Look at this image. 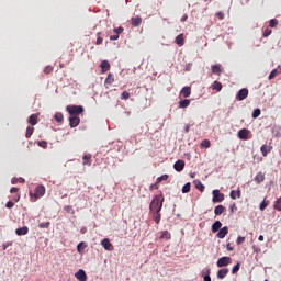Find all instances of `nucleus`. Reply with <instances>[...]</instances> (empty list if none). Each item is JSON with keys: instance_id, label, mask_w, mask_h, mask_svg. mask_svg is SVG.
Masks as SVG:
<instances>
[{"instance_id": "f257e3e1", "label": "nucleus", "mask_w": 281, "mask_h": 281, "mask_svg": "<svg viewBox=\"0 0 281 281\" xmlns=\"http://www.w3.org/2000/svg\"><path fill=\"white\" fill-rule=\"evenodd\" d=\"M66 111L69 113L70 117H78L85 113V108L82 105H68Z\"/></svg>"}, {"instance_id": "f03ea898", "label": "nucleus", "mask_w": 281, "mask_h": 281, "mask_svg": "<svg viewBox=\"0 0 281 281\" xmlns=\"http://www.w3.org/2000/svg\"><path fill=\"white\" fill-rule=\"evenodd\" d=\"M162 207H164V195H156L149 204V211L161 210Z\"/></svg>"}, {"instance_id": "7ed1b4c3", "label": "nucleus", "mask_w": 281, "mask_h": 281, "mask_svg": "<svg viewBox=\"0 0 281 281\" xmlns=\"http://www.w3.org/2000/svg\"><path fill=\"white\" fill-rule=\"evenodd\" d=\"M212 194H213V199H212L213 203H223V201H225V194L221 193L218 189L213 190Z\"/></svg>"}, {"instance_id": "20e7f679", "label": "nucleus", "mask_w": 281, "mask_h": 281, "mask_svg": "<svg viewBox=\"0 0 281 281\" xmlns=\"http://www.w3.org/2000/svg\"><path fill=\"white\" fill-rule=\"evenodd\" d=\"M31 196H34L35 200L41 199V196H45V186L40 184L35 188L34 194L30 193Z\"/></svg>"}, {"instance_id": "39448f33", "label": "nucleus", "mask_w": 281, "mask_h": 281, "mask_svg": "<svg viewBox=\"0 0 281 281\" xmlns=\"http://www.w3.org/2000/svg\"><path fill=\"white\" fill-rule=\"evenodd\" d=\"M149 214H151V218L155 221L156 225L161 223V209L151 210L149 211Z\"/></svg>"}, {"instance_id": "423d86ee", "label": "nucleus", "mask_w": 281, "mask_h": 281, "mask_svg": "<svg viewBox=\"0 0 281 281\" xmlns=\"http://www.w3.org/2000/svg\"><path fill=\"white\" fill-rule=\"evenodd\" d=\"M228 265H232V257H221L216 262V266L220 268L227 267Z\"/></svg>"}, {"instance_id": "0eeeda50", "label": "nucleus", "mask_w": 281, "mask_h": 281, "mask_svg": "<svg viewBox=\"0 0 281 281\" xmlns=\"http://www.w3.org/2000/svg\"><path fill=\"white\" fill-rule=\"evenodd\" d=\"M247 95H249V90L247 88L240 89L236 94V100L243 102V100H246Z\"/></svg>"}, {"instance_id": "6e6552de", "label": "nucleus", "mask_w": 281, "mask_h": 281, "mask_svg": "<svg viewBox=\"0 0 281 281\" xmlns=\"http://www.w3.org/2000/svg\"><path fill=\"white\" fill-rule=\"evenodd\" d=\"M249 135H251V131H249L247 128L239 130L238 134H237L239 139H244V140L249 139Z\"/></svg>"}, {"instance_id": "1a4fd4ad", "label": "nucleus", "mask_w": 281, "mask_h": 281, "mask_svg": "<svg viewBox=\"0 0 281 281\" xmlns=\"http://www.w3.org/2000/svg\"><path fill=\"white\" fill-rule=\"evenodd\" d=\"M102 247L105 249V251H113V244H111V240L109 238H104L101 240Z\"/></svg>"}, {"instance_id": "9d476101", "label": "nucleus", "mask_w": 281, "mask_h": 281, "mask_svg": "<svg viewBox=\"0 0 281 281\" xmlns=\"http://www.w3.org/2000/svg\"><path fill=\"white\" fill-rule=\"evenodd\" d=\"M68 120L70 128H76L80 124V116H69Z\"/></svg>"}, {"instance_id": "9b49d317", "label": "nucleus", "mask_w": 281, "mask_h": 281, "mask_svg": "<svg viewBox=\"0 0 281 281\" xmlns=\"http://www.w3.org/2000/svg\"><path fill=\"white\" fill-rule=\"evenodd\" d=\"M114 35L110 36V41H117V38H120V34H122V32H124V27L119 26L116 29L113 30Z\"/></svg>"}, {"instance_id": "f8f14e48", "label": "nucleus", "mask_w": 281, "mask_h": 281, "mask_svg": "<svg viewBox=\"0 0 281 281\" xmlns=\"http://www.w3.org/2000/svg\"><path fill=\"white\" fill-rule=\"evenodd\" d=\"M211 71L215 76H221V74H223V67L221 66V64L212 65L211 66Z\"/></svg>"}, {"instance_id": "ddd939ff", "label": "nucleus", "mask_w": 281, "mask_h": 281, "mask_svg": "<svg viewBox=\"0 0 281 281\" xmlns=\"http://www.w3.org/2000/svg\"><path fill=\"white\" fill-rule=\"evenodd\" d=\"M186 168V161L183 160H177L173 165V169L177 172H181Z\"/></svg>"}, {"instance_id": "4468645a", "label": "nucleus", "mask_w": 281, "mask_h": 281, "mask_svg": "<svg viewBox=\"0 0 281 281\" xmlns=\"http://www.w3.org/2000/svg\"><path fill=\"white\" fill-rule=\"evenodd\" d=\"M227 273H229V269L228 268H222L217 271V278L218 280H224V278L227 277Z\"/></svg>"}, {"instance_id": "2eb2a0df", "label": "nucleus", "mask_w": 281, "mask_h": 281, "mask_svg": "<svg viewBox=\"0 0 281 281\" xmlns=\"http://www.w3.org/2000/svg\"><path fill=\"white\" fill-rule=\"evenodd\" d=\"M75 278H77L79 281H87V272L80 269L78 272L75 273Z\"/></svg>"}, {"instance_id": "dca6fc26", "label": "nucleus", "mask_w": 281, "mask_h": 281, "mask_svg": "<svg viewBox=\"0 0 281 281\" xmlns=\"http://www.w3.org/2000/svg\"><path fill=\"white\" fill-rule=\"evenodd\" d=\"M181 95H183V98H190V95L192 94V88L191 87H183L180 91Z\"/></svg>"}, {"instance_id": "f3484780", "label": "nucleus", "mask_w": 281, "mask_h": 281, "mask_svg": "<svg viewBox=\"0 0 281 281\" xmlns=\"http://www.w3.org/2000/svg\"><path fill=\"white\" fill-rule=\"evenodd\" d=\"M229 234V228L227 226H224L223 228H221L218 231V233L216 234V236L221 239L225 238V236Z\"/></svg>"}, {"instance_id": "a211bd4d", "label": "nucleus", "mask_w": 281, "mask_h": 281, "mask_svg": "<svg viewBox=\"0 0 281 281\" xmlns=\"http://www.w3.org/2000/svg\"><path fill=\"white\" fill-rule=\"evenodd\" d=\"M260 150H261V155H262L263 157H267V155H269V153H270L271 150H273V147L270 146V145H262L261 148H260Z\"/></svg>"}, {"instance_id": "6ab92c4d", "label": "nucleus", "mask_w": 281, "mask_h": 281, "mask_svg": "<svg viewBox=\"0 0 281 281\" xmlns=\"http://www.w3.org/2000/svg\"><path fill=\"white\" fill-rule=\"evenodd\" d=\"M29 232H30V228L27 226H23L21 228L15 229L16 236H26Z\"/></svg>"}, {"instance_id": "aec40b11", "label": "nucleus", "mask_w": 281, "mask_h": 281, "mask_svg": "<svg viewBox=\"0 0 281 281\" xmlns=\"http://www.w3.org/2000/svg\"><path fill=\"white\" fill-rule=\"evenodd\" d=\"M101 71L102 74H106V71H109V69H111V64H109V60H103L101 61Z\"/></svg>"}, {"instance_id": "412c9836", "label": "nucleus", "mask_w": 281, "mask_h": 281, "mask_svg": "<svg viewBox=\"0 0 281 281\" xmlns=\"http://www.w3.org/2000/svg\"><path fill=\"white\" fill-rule=\"evenodd\" d=\"M175 43L176 45H179V47H183V45H186V40L183 38V34H179L178 36H176Z\"/></svg>"}, {"instance_id": "4be33fe9", "label": "nucleus", "mask_w": 281, "mask_h": 281, "mask_svg": "<svg viewBox=\"0 0 281 281\" xmlns=\"http://www.w3.org/2000/svg\"><path fill=\"white\" fill-rule=\"evenodd\" d=\"M211 89L213 91H217V92H221L223 90V83H221L220 81H214L212 85H211Z\"/></svg>"}, {"instance_id": "5701e85b", "label": "nucleus", "mask_w": 281, "mask_h": 281, "mask_svg": "<svg viewBox=\"0 0 281 281\" xmlns=\"http://www.w3.org/2000/svg\"><path fill=\"white\" fill-rule=\"evenodd\" d=\"M226 210H227V209H225V206H223V205L220 204V205H217V206L215 207L214 214H215V216H221V214H225Z\"/></svg>"}, {"instance_id": "b1692460", "label": "nucleus", "mask_w": 281, "mask_h": 281, "mask_svg": "<svg viewBox=\"0 0 281 281\" xmlns=\"http://www.w3.org/2000/svg\"><path fill=\"white\" fill-rule=\"evenodd\" d=\"M29 124H31V126H36V124H38V115L37 114H32L29 117Z\"/></svg>"}, {"instance_id": "393cba45", "label": "nucleus", "mask_w": 281, "mask_h": 281, "mask_svg": "<svg viewBox=\"0 0 281 281\" xmlns=\"http://www.w3.org/2000/svg\"><path fill=\"white\" fill-rule=\"evenodd\" d=\"M82 166H91V154L83 155Z\"/></svg>"}, {"instance_id": "a878e982", "label": "nucleus", "mask_w": 281, "mask_h": 281, "mask_svg": "<svg viewBox=\"0 0 281 281\" xmlns=\"http://www.w3.org/2000/svg\"><path fill=\"white\" fill-rule=\"evenodd\" d=\"M223 227V223H221V221H216L213 225H212V232L213 234H216V232H218V229H221Z\"/></svg>"}, {"instance_id": "bb28decb", "label": "nucleus", "mask_w": 281, "mask_h": 281, "mask_svg": "<svg viewBox=\"0 0 281 281\" xmlns=\"http://www.w3.org/2000/svg\"><path fill=\"white\" fill-rule=\"evenodd\" d=\"M132 25L133 27H139L142 25V18L140 16L132 18Z\"/></svg>"}, {"instance_id": "cd10ccee", "label": "nucleus", "mask_w": 281, "mask_h": 281, "mask_svg": "<svg viewBox=\"0 0 281 281\" xmlns=\"http://www.w3.org/2000/svg\"><path fill=\"white\" fill-rule=\"evenodd\" d=\"M190 106V99L179 101V109H188Z\"/></svg>"}, {"instance_id": "c85d7f7f", "label": "nucleus", "mask_w": 281, "mask_h": 281, "mask_svg": "<svg viewBox=\"0 0 281 281\" xmlns=\"http://www.w3.org/2000/svg\"><path fill=\"white\" fill-rule=\"evenodd\" d=\"M262 181H265V173H262V171H259L255 177V182L262 183Z\"/></svg>"}, {"instance_id": "c756f323", "label": "nucleus", "mask_w": 281, "mask_h": 281, "mask_svg": "<svg viewBox=\"0 0 281 281\" xmlns=\"http://www.w3.org/2000/svg\"><path fill=\"white\" fill-rule=\"evenodd\" d=\"M172 238V235L168 231H164L160 235V240H170Z\"/></svg>"}, {"instance_id": "7c9ffc66", "label": "nucleus", "mask_w": 281, "mask_h": 281, "mask_svg": "<svg viewBox=\"0 0 281 281\" xmlns=\"http://www.w3.org/2000/svg\"><path fill=\"white\" fill-rule=\"evenodd\" d=\"M229 196L231 199H233V201H236V199H240V190H232Z\"/></svg>"}, {"instance_id": "2f4dec72", "label": "nucleus", "mask_w": 281, "mask_h": 281, "mask_svg": "<svg viewBox=\"0 0 281 281\" xmlns=\"http://www.w3.org/2000/svg\"><path fill=\"white\" fill-rule=\"evenodd\" d=\"M85 249H87V243L85 241H81L77 245V251L79 254H82L85 251Z\"/></svg>"}, {"instance_id": "473e14b6", "label": "nucleus", "mask_w": 281, "mask_h": 281, "mask_svg": "<svg viewBox=\"0 0 281 281\" xmlns=\"http://www.w3.org/2000/svg\"><path fill=\"white\" fill-rule=\"evenodd\" d=\"M113 82H115V77L113 76V74H109L108 77L105 78L104 83L105 85H113Z\"/></svg>"}, {"instance_id": "72a5a7b5", "label": "nucleus", "mask_w": 281, "mask_h": 281, "mask_svg": "<svg viewBox=\"0 0 281 281\" xmlns=\"http://www.w3.org/2000/svg\"><path fill=\"white\" fill-rule=\"evenodd\" d=\"M32 135H34V127L27 126V128H26V134H25V138H26V139H30V137H32Z\"/></svg>"}, {"instance_id": "f704fd0d", "label": "nucleus", "mask_w": 281, "mask_h": 281, "mask_svg": "<svg viewBox=\"0 0 281 281\" xmlns=\"http://www.w3.org/2000/svg\"><path fill=\"white\" fill-rule=\"evenodd\" d=\"M212 146V143H210V139H203L200 144V148H210Z\"/></svg>"}, {"instance_id": "c9c22d12", "label": "nucleus", "mask_w": 281, "mask_h": 281, "mask_svg": "<svg viewBox=\"0 0 281 281\" xmlns=\"http://www.w3.org/2000/svg\"><path fill=\"white\" fill-rule=\"evenodd\" d=\"M190 188H191L190 182H187V183L182 187V194H188V192H190Z\"/></svg>"}, {"instance_id": "e433bc0d", "label": "nucleus", "mask_w": 281, "mask_h": 281, "mask_svg": "<svg viewBox=\"0 0 281 281\" xmlns=\"http://www.w3.org/2000/svg\"><path fill=\"white\" fill-rule=\"evenodd\" d=\"M195 188L196 190H199L200 192H204L205 191V186H203V183L201 181H198L195 183Z\"/></svg>"}, {"instance_id": "4c0bfd02", "label": "nucleus", "mask_w": 281, "mask_h": 281, "mask_svg": "<svg viewBox=\"0 0 281 281\" xmlns=\"http://www.w3.org/2000/svg\"><path fill=\"white\" fill-rule=\"evenodd\" d=\"M278 74H280V71L278 69H273L270 75H269V80H273V78H276V76H278Z\"/></svg>"}, {"instance_id": "58836bf2", "label": "nucleus", "mask_w": 281, "mask_h": 281, "mask_svg": "<svg viewBox=\"0 0 281 281\" xmlns=\"http://www.w3.org/2000/svg\"><path fill=\"white\" fill-rule=\"evenodd\" d=\"M103 38H102V33L99 32L97 33V42L95 45H102Z\"/></svg>"}, {"instance_id": "ea45409f", "label": "nucleus", "mask_w": 281, "mask_h": 281, "mask_svg": "<svg viewBox=\"0 0 281 281\" xmlns=\"http://www.w3.org/2000/svg\"><path fill=\"white\" fill-rule=\"evenodd\" d=\"M168 175H162L157 178L156 183H161V181H168Z\"/></svg>"}, {"instance_id": "a19ab883", "label": "nucleus", "mask_w": 281, "mask_h": 281, "mask_svg": "<svg viewBox=\"0 0 281 281\" xmlns=\"http://www.w3.org/2000/svg\"><path fill=\"white\" fill-rule=\"evenodd\" d=\"M55 120H56V122H59V123L63 122V120H64L63 113L57 112L55 114Z\"/></svg>"}, {"instance_id": "79ce46f5", "label": "nucleus", "mask_w": 281, "mask_h": 281, "mask_svg": "<svg viewBox=\"0 0 281 281\" xmlns=\"http://www.w3.org/2000/svg\"><path fill=\"white\" fill-rule=\"evenodd\" d=\"M131 98V93L128 91H123L121 94V100H128Z\"/></svg>"}, {"instance_id": "37998d69", "label": "nucleus", "mask_w": 281, "mask_h": 281, "mask_svg": "<svg viewBox=\"0 0 281 281\" xmlns=\"http://www.w3.org/2000/svg\"><path fill=\"white\" fill-rule=\"evenodd\" d=\"M268 206H269V202L263 201L260 203L259 210H261V212H262V211L267 210Z\"/></svg>"}, {"instance_id": "c03bdc74", "label": "nucleus", "mask_w": 281, "mask_h": 281, "mask_svg": "<svg viewBox=\"0 0 281 281\" xmlns=\"http://www.w3.org/2000/svg\"><path fill=\"white\" fill-rule=\"evenodd\" d=\"M260 113H261L260 109L254 110V112H252L254 120H256L257 117H260Z\"/></svg>"}, {"instance_id": "a18cd8bd", "label": "nucleus", "mask_w": 281, "mask_h": 281, "mask_svg": "<svg viewBox=\"0 0 281 281\" xmlns=\"http://www.w3.org/2000/svg\"><path fill=\"white\" fill-rule=\"evenodd\" d=\"M50 223L49 222H46V223H40L38 227L41 229H48Z\"/></svg>"}, {"instance_id": "49530a36", "label": "nucleus", "mask_w": 281, "mask_h": 281, "mask_svg": "<svg viewBox=\"0 0 281 281\" xmlns=\"http://www.w3.org/2000/svg\"><path fill=\"white\" fill-rule=\"evenodd\" d=\"M237 271H240V263L235 265L232 269L233 274H236Z\"/></svg>"}, {"instance_id": "de8ad7c7", "label": "nucleus", "mask_w": 281, "mask_h": 281, "mask_svg": "<svg viewBox=\"0 0 281 281\" xmlns=\"http://www.w3.org/2000/svg\"><path fill=\"white\" fill-rule=\"evenodd\" d=\"M277 25H278V20L276 19L270 20L269 27H277Z\"/></svg>"}, {"instance_id": "09e8293b", "label": "nucleus", "mask_w": 281, "mask_h": 281, "mask_svg": "<svg viewBox=\"0 0 281 281\" xmlns=\"http://www.w3.org/2000/svg\"><path fill=\"white\" fill-rule=\"evenodd\" d=\"M37 144L41 148H47V142H45V140H40V142H37Z\"/></svg>"}, {"instance_id": "8fccbe9b", "label": "nucleus", "mask_w": 281, "mask_h": 281, "mask_svg": "<svg viewBox=\"0 0 281 281\" xmlns=\"http://www.w3.org/2000/svg\"><path fill=\"white\" fill-rule=\"evenodd\" d=\"M54 71V68L52 66H46L44 69V74H52Z\"/></svg>"}, {"instance_id": "3c124183", "label": "nucleus", "mask_w": 281, "mask_h": 281, "mask_svg": "<svg viewBox=\"0 0 281 281\" xmlns=\"http://www.w3.org/2000/svg\"><path fill=\"white\" fill-rule=\"evenodd\" d=\"M271 29H266L263 32V38H267V36H271Z\"/></svg>"}, {"instance_id": "603ef678", "label": "nucleus", "mask_w": 281, "mask_h": 281, "mask_svg": "<svg viewBox=\"0 0 281 281\" xmlns=\"http://www.w3.org/2000/svg\"><path fill=\"white\" fill-rule=\"evenodd\" d=\"M5 207H8V210H12V207H14V202L9 201V202L5 204Z\"/></svg>"}, {"instance_id": "864d4df0", "label": "nucleus", "mask_w": 281, "mask_h": 281, "mask_svg": "<svg viewBox=\"0 0 281 281\" xmlns=\"http://www.w3.org/2000/svg\"><path fill=\"white\" fill-rule=\"evenodd\" d=\"M243 243H245V237H238L236 240L237 245H243Z\"/></svg>"}, {"instance_id": "5fc2aeb1", "label": "nucleus", "mask_w": 281, "mask_h": 281, "mask_svg": "<svg viewBox=\"0 0 281 281\" xmlns=\"http://www.w3.org/2000/svg\"><path fill=\"white\" fill-rule=\"evenodd\" d=\"M216 16L217 19H220V21H223L225 19V15L223 14V12H217Z\"/></svg>"}, {"instance_id": "6e6d98bb", "label": "nucleus", "mask_w": 281, "mask_h": 281, "mask_svg": "<svg viewBox=\"0 0 281 281\" xmlns=\"http://www.w3.org/2000/svg\"><path fill=\"white\" fill-rule=\"evenodd\" d=\"M181 23H186L188 21V14H183L180 19Z\"/></svg>"}, {"instance_id": "4d7b16f0", "label": "nucleus", "mask_w": 281, "mask_h": 281, "mask_svg": "<svg viewBox=\"0 0 281 281\" xmlns=\"http://www.w3.org/2000/svg\"><path fill=\"white\" fill-rule=\"evenodd\" d=\"M10 192H11V194H14V193L19 192V188L12 187Z\"/></svg>"}, {"instance_id": "13d9d810", "label": "nucleus", "mask_w": 281, "mask_h": 281, "mask_svg": "<svg viewBox=\"0 0 281 281\" xmlns=\"http://www.w3.org/2000/svg\"><path fill=\"white\" fill-rule=\"evenodd\" d=\"M190 126H192V125H190V124L184 125V133H190Z\"/></svg>"}, {"instance_id": "bf43d9fd", "label": "nucleus", "mask_w": 281, "mask_h": 281, "mask_svg": "<svg viewBox=\"0 0 281 281\" xmlns=\"http://www.w3.org/2000/svg\"><path fill=\"white\" fill-rule=\"evenodd\" d=\"M226 249H227V251H234V248L232 247V244H227Z\"/></svg>"}, {"instance_id": "052dcab7", "label": "nucleus", "mask_w": 281, "mask_h": 281, "mask_svg": "<svg viewBox=\"0 0 281 281\" xmlns=\"http://www.w3.org/2000/svg\"><path fill=\"white\" fill-rule=\"evenodd\" d=\"M11 183L14 186V183H19V179L18 178H13L12 180H11Z\"/></svg>"}, {"instance_id": "680f3d73", "label": "nucleus", "mask_w": 281, "mask_h": 281, "mask_svg": "<svg viewBox=\"0 0 281 281\" xmlns=\"http://www.w3.org/2000/svg\"><path fill=\"white\" fill-rule=\"evenodd\" d=\"M204 281H212V278H211L209 274H206V276L204 277Z\"/></svg>"}, {"instance_id": "e2e57ef3", "label": "nucleus", "mask_w": 281, "mask_h": 281, "mask_svg": "<svg viewBox=\"0 0 281 281\" xmlns=\"http://www.w3.org/2000/svg\"><path fill=\"white\" fill-rule=\"evenodd\" d=\"M18 181H19V183H25V179L24 178H19Z\"/></svg>"}, {"instance_id": "0e129e2a", "label": "nucleus", "mask_w": 281, "mask_h": 281, "mask_svg": "<svg viewBox=\"0 0 281 281\" xmlns=\"http://www.w3.org/2000/svg\"><path fill=\"white\" fill-rule=\"evenodd\" d=\"M72 207L71 206H66V212H71Z\"/></svg>"}, {"instance_id": "69168bd1", "label": "nucleus", "mask_w": 281, "mask_h": 281, "mask_svg": "<svg viewBox=\"0 0 281 281\" xmlns=\"http://www.w3.org/2000/svg\"><path fill=\"white\" fill-rule=\"evenodd\" d=\"M258 240H260V241L265 240V236L260 235V236L258 237Z\"/></svg>"}, {"instance_id": "338daca9", "label": "nucleus", "mask_w": 281, "mask_h": 281, "mask_svg": "<svg viewBox=\"0 0 281 281\" xmlns=\"http://www.w3.org/2000/svg\"><path fill=\"white\" fill-rule=\"evenodd\" d=\"M3 249L7 250L8 249V245L3 244Z\"/></svg>"}, {"instance_id": "774afa93", "label": "nucleus", "mask_w": 281, "mask_h": 281, "mask_svg": "<svg viewBox=\"0 0 281 281\" xmlns=\"http://www.w3.org/2000/svg\"><path fill=\"white\" fill-rule=\"evenodd\" d=\"M20 199H21V195H18L15 199V202H19Z\"/></svg>"}]
</instances>
